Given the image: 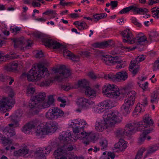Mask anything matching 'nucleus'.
<instances>
[{"mask_svg": "<svg viewBox=\"0 0 159 159\" xmlns=\"http://www.w3.org/2000/svg\"><path fill=\"white\" fill-rule=\"evenodd\" d=\"M93 111L99 114L103 112L104 110V108L103 107H102L100 105V104L98 105V106H95L93 107Z\"/></svg>", "mask_w": 159, "mask_h": 159, "instance_id": "nucleus-41", "label": "nucleus"}, {"mask_svg": "<svg viewBox=\"0 0 159 159\" xmlns=\"http://www.w3.org/2000/svg\"><path fill=\"white\" fill-rule=\"evenodd\" d=\"M100 149L99 147H98L97 145L94 146H92L91 148L89 149L88 150L89 152L93 151L94 152H96Z\"/></svg>", "mask_w": 159, "mask_h": 159, "instance_id": "nucleus-54", "label": "nucleus"}, {"mask_svg": "<svg viewBox=\"0 0 159 159\" xmlns=\"http://www.w3.org/2000/svg\"><path fill=\"white\" fill-rule=\"evenodd\" d=\"M115 157V155L113 152L106 151L103 153V155L100 159H110L109 157L113 159Z\"/></svg>", "mask_w": 159, "mask_h": 159, "instance_id": "nucleus-34", "label": "nucleus"}, {"mask_svg": "<svg viewBox=\"0 0 159 159\" xmlns=\"http://www.w3.org/2000/svg\"><path fill=\"white\" fill-rule=\"evenodd\" d=\"M131 7H130L129 6L123 8L119 12L120 14H123L129 12L131 10Z\"/></svg>", "mask_w": 159, "mask_h": 159, "instance_id": "nucleus-55", "label": "nucleus"}, {"mask_svg": "<svg viewBox=\"0 0 159 159\" xmlns=\"http://www.w3.org/2000/svg\"><path fill=\"white\" fill-rule=\"evenodd\" d=\"M88 125L87 123L85 120L79 119L73 120L70 124L75 134L73 139L75 140L79 139L86 145L89 144V141H87L88 132H86L83 129L85 125Z\"/></svg>", "mask_w": 159, "mask_h": 159, "instance_id": "nucleus-2", "label": "nucleus"}, {"mask_svg": "<svg viewBox=\"0 0 159 159\" xmlns=\"http://www.w3.org/2000/svg\"><path fill=\"white\" fill-rule=\"evenodd\" d=\"M37 126L34 133L36 136L41 138L43 135L54 133L57 129L58 125L55 122H52L41 124Z\"/></svg>", "mask_w": 159, "mask_h": 159, "instance_id": "nucleus-6", "label": "nucleus"}, {"mask_svg": "<svg viewBox=\"0 0 159 159\" xmlns=\"http://www.w3.org/2000/svg\"><path fill=\"white\" fill-rule=\"evenodd\" d=\"M151 102L152 103H156L158 102V98L156 92H154L151 95Z\"/></svg>", "mask_w": 159, "mask_h": 159, "instance_id": "nucleus-43", "label": "nucleus"}, {"mask_svg": "<svg viewBox=\"0 0 159 159\" xmlns=\"http://www.w3.org/2000/svg\"><path fill=\"white\" fill-rule=\"evenodd\" d=\"M122 119L121 114L117 111H106L103 115V119L95 123V129L97 131H102L108 127L120 122Z\"/></svg>", "mask_w": 159, "mask_h": 159, "instance_id": "nucleus-1", "label": "nucleus"}, {"mask_svg": "<svg viewBox=\"0 0 159 159\" xmlns=\"http://www.w3.org/2000/svg\"><path fill=\"white\" fill-rule=\"evenodd\" d=\"M119 90L115 85L113 84H106L104 85L102 92L104 95L107 97L110 98L116 97L119 96L121 93L123 94L121 90Z\"/></svg>", "mask_w": 159, "mask_h": 159, "instance_id": "nucleus-9", "label": "nucleus"}, {"mask_svg": "<svg viewBox=\"0 0 159 159\" xmlns=\"http://www.w3.org/2000/svg\"><path fill=\"white\" fill-rule=\"evenodd\" d=\"M21 28L20 27H16L13 28H11L10 31L12 33H13L14 35H16L20 30Z\"/></svg>", "mask_w": 159, "mask_h": 159, "instance_id": "nucleus-51", "label": "nucleus"}, {"mask_svg": "<svg viewBox=\"0 0 159 159\" xmlns=\"http://www.w3.org/2000/svg\"><path fill=\"white\" fill-rule=\"evenodd\" d=\"M80 26V28H82V29H87L89 26L87 25V24L84 21L81 22Z\"/></svg>", "mask_w": 159, "mask_h": 159, "instance_id": "nucleus-63", "label": "nucleus"}, {"mask_svg": "<svg viewBox=\"0 0 159 159\" xmlns=\"http://www.w3.org/2000/svg\"><path fill=\"white\" fill-rule=\"evenodd\" d=\"M102 60L106 65L109 66L117 64L118 65L116 68L117 69L124 68L125 66L123 63V62L119 60V57L117 56L114 57L109 55H103Z\"/></svg>", "mask_w": 159, "mask_h": 159, "instance_id": "nucleus-10", "label": "nucleus"}, {"mask_svg": "<svg viewBox=\"0 0 159 159\" xmlns=\"http://www.w3.org/2000/svg\"><path fill=\"white\" fill-rule=\"evenodd\" d=\"M64 112L59 108L54 107L50 108L47 112L46 116L47 118L52 120H56L63 116Z\"/></svg>", "mask_w": 159, "mask_h": 159, "instance_id": "nucleus-12", "label": "nucleus"}, {"mask_svg": "<svg viewBox=\"0 0 159 159\" xmlns=\"http://www.w3.org/2000/svg\"><path fill=\"white\" fill-rule=\"evenodd\" d=\"M125 135L128 136L125 131V129H120L117 130L116 132V135L117 137H121Z\"/></svg>", "mask_w": 159, "mask_h": 159, "instance_id": "nucleus-48", "label": "nucleus"}, {"mask_svg": "<svg viewBox=\"0 0 159 159\" xmlns=\"http://www.w3.org/2000/svg\"><path fill=\"white\" fill-rule=\"evenodd\" d=\"M15 128L14 126L8 125V126L5 127L3 130V134L7 135L8 138L13 136L16 134L14 129Z\"/></svg>", "mask_w": 159, "mask_h": 159, "instance_id": "nucleus-22", "label": "nucleus"}, {"mask_svg": "<svg viewBox=\"0 0 159 159\" xmlns=\"http://www.w3.org/2000/svg\"><path fill=\"white\" fill-rule=\"evenodd\" d=\"M111 41H108L105 42H98L94 43L93 46L95 48H101L103 47H106L110 45L109 43Z\"/></svg>", "mask_w": 159, "mask_h": 159, "instance_id": "nucleus-33", "label": "nucleus"}, {"mask_svg": "<svg viewBox=\"0 0 159 159\" xmlns=\"http://www.w3.org/2000/svg\"><path fill=\"white\" fill-rule=\"evenodd\" d=\"M56 76L53 79L51 77L46 79L40 84V86L41 87L48 86L52 84L54 80L58 81H61L63 79L67 78L71 74L70 71L66 69L65 66H60L58 69L55 70Z\"/></svg>", "mask_w": 159, "mask_h": 159, "instance_id": "nucleus-5", "label": "nucleus"}, {"mask_svg": "<svg viewBox=\"0 0 159 159\" xmlns=\"http://www.w3.org/2000/svg\"><path fill=\"white\" fill-rule=\"evenodd\" d=\"M11 39L14 43V48H16L19 46L21 45L22 47H21V49L22 50H24L25 47V48H27L29 47H31L32 45L31 43H29L28 42H26L23 37L12 38Z\"/></svg>", "mask_w": 159, "mask_h": 159, "instance_id": "nucleus-15", "label": "nucleus"}, {"mask_svg": "<svg viewBox=\"0 0 159 159\" xmlns=\"http://www.w3.org/2000/svg\"><path fill=\"white\" fill-rule=\"evenodd\" d=\"M36 37L41 39L45 46L49 48L52 47L54 49H63L64 55L65 56L69 57L74 61H79L80 58L78 56L75 55L70 51L66 49L65 46L57 42L56 41L47 37L46 35L42 33L37 34Z\"/></svg>", "mask_w": 159, "mask_h": 159, "instance_id": "nucleus-3", "label": "nucleus"}, {"mask_svg": "<svg viewBox=\"0 0 159 159\" xmlns=\"http://www.w3.org/2000/svg\"><path fill=\"white\" fill-rule=\"evenodd\" d=\"M114 77L115 81H123L128 78V74L125 71L120 72L116 73V75H114Z\"/></svg>", "mask_w": 159, "mask_h": 159, "instance_id": "nucleus-24", "label": "nucleus"}, {"mask_svg": "<svg viewBox=\"0 0 159 159\" xmlns=\"http://www.w3.org/2000/svg\"><path fill=\"white\" fill-rule=\"evenodd\" d=\"M152 16L157 19L159 18V8L154 7L151 9Z\"/></svg>", "mask_w": 159, "mask_h": 159, "instance_id": "nucleus-42", "label": "nucleus"}, {"mask_svg": "<svg viewBox=\"0 0 159 159\" xmlns=\"http://www.w3.org/2000/svg\"><path fill=\"white\" fill-rule=\"evenodd\" d=\"M145 58V57L143 55H140L137 57L134 60L131 61V62H132V65L131 66V68H133V66L134 65H135V64L138 65L139 62L143 61Z\"/></svg>", "mask_w": 159, "mask_h": 159, "instance_id": "nucleus-38", "label": "nucleus"}, {"mask_svg": "<svg viewBox=\"0 0 159 159\" xmlns=\"http://www.w3.org/2000/svg\"><path fill=\"white\" fill-rule=\"evenodd\" d=\"M43 14L45 15H49L52 14L54 15H55L56 14L55 11L52 10H48L46 11L43 13Z\"/></svg>", "mask_w": 159, "mask_h": 159, "instance_id": "nucleus-57", "label": "nucleus"}, {"mask_svg": "<svg viewBox=\"0 0 159 159\" xmlns=\"http://www.w3.org/2000/svg\"><path fill=\"white\" fill-rule=\"evenodd\" d=\"M123 37V42L130 44V41L133 39L134 37L131 31L129 29H126L121 33Z\"/></svg>", "mask_w": 159, "mask_h": 159, "instance_id": "nucleus-19", "label": "nucleus"}, {"mask_svg": "<svg viewBox=\"0 0 159 159\" xmlns=\"http://www.w3.org/2000/svg\"><path fill=\"white\" fill-rule=\"evenodd\" d=\"M157 37L159 38V34L156 32H153L149 35V39L151 41H157L159 39H158L157 40L153 39Z\"/></svg>", "mask_w": 159, "mask_h": 159, "instance_id": "nucleus-45", "label": "nucleus"}, {"mask_svg": "<svg viewBox=\"0 0 159 159\" xmlns=\"http://www.w3.org/2000/svg\"><path fill=\"white\" fill-rule=\"evenodd\" d=\"M79 103L78 105H81L83 108L85 109L91 108H93L95 105V103L93 102L83 98H79L77 102V103Z\"/></svg>", "mask_w": 159, "mask_h": 159, "instance_id": "nucleus-18", "label": "nucleus"}, {"mask_svg": "<svg viewBox=\"0 0 159 159\" xmlns=\"http://www.w3.org/2000/svg\"><path fill=\"white\" fill-rule=\"evenodd\" d=\"M89 75L91 79L95 80L98 78L97 76L93 72H90L89 73Z\"/></svg>", "mask_w": 159, "mask_h": 159, "instance_id": "nucleus-64", "label": "nucleus"}, {"mask_svg": "<svg viewBox=\"0 0 159 159\" xmlns=\"http://www.w3.org/2000/svg\"><path fill=\"white\" fill-rule=\"evenodd\" d=\"M29 150L25 148H23L22 149H19L18 151H16L17 156H25L28 153Z\"/></svg>", "mask_w": 159, "mask_h": 159, "instance_id": "nucleus-40", "label": "nucleus"}, {"mask_svg": "<svg viewBox=\"0 0 159 159\" xmlns=\"http://www.w3.org/2000/svg\"><path fill=\"white\" fill-rule=\"evenodd\" d=\"M52 150V148L50 146H48L45 148H37L34 154H37L38 153L40 155H45L44 154H49L50 151Z\"/></svg>", "mask_w": 159, "mask_h": 159, "instance_id": "nucleus-21", "label": "nucleus"}, {"mask_svg": "<svg viewBox=\"0 0 159 159\" xmlns=\"http://www.w3.org/2000/svg\"><path fill=\"white\" fill-rule=\"evenodd\" d=\"M111 102L110 100H106L100 103V105L104 108H108L111 107Z\"/></svg>", "mask_w": 159, "mask_h": 159, "instance_id": "nucleus-46", "label": "nucleus"}, {"mask_svg": "<svg viewBox=\"0 0 159 159\" xmlns=\"http://www.w3.org/2000/svg\"><path fill=\"white\" fill-rule=\"evenodd\" d=\"M136 92L130 91L128 93L124 100V103L120 108L121 112L124 115L129 113L133 105L135 98Z\"/></svg>", "mask_w": 159, "mask_h": 159, "instance_id": "nucleus-8", "label": "nucleus"}, {"mask_svg": "<svg viewBox=\"0 0 159 159\" xmlns=\"http://www.w3.org/2000/svg\"><path fill=\"white\" fill-rule=\"evenodd\" d=\"M45 74L47 77L49 75L47 68L41 63H39L32 68L28 74L23 73L20 78L27 77L29 81H38L45 76Z\"/></svg>", "mask_w": 159, "mask_h": 159, "instance_id": "nucleus-4", "label": "nucleus"}, {"mask_svg": "<svg viewBox=\"0 0 159 159\" xmlns=\"http://www.w3.org/2000/svg\"><path fill=\"white\" fill-rule=\"evenodd\" d=\"M74 136V135H71L69 131H63L60 133L59 137L60 144L59 146L64 147L66 144L70 143V141H73L74 140L73 138Z\"/></svg>", "mask_w": 159, "mask_h": 159, "instance_id": "nucleus-13", "label": "nucleus"}, {"mask_svg": "<svg viewBox=\"0 0 159 159\" xmlns=\"http://www.w3.org/2000/svg\"><path fill=\"white\" fill-rule=\"evenodd\" d=\"M104 78L106 79H108L113 81H115V78L114 77V75L109 74L105 75Z\"/></svg>", "mask_w": 159, "mask_h": 159, "instance_id": "nucleus-53", "label": "nucleus"}, {"mask_svg": "<svg viewBox=\"0 0 159 159\" xmlns=\"http://www.w3.org/2000/svg\"><path fill=\"white\" fill-rule=\"evenodd\" d=\"M77 87H73L72 86H71L70 84V83H67L64 85H62L61 88L62 89H63L64 90L66 91H68L71 89H76Z\"/></svg>", "mask_w": 159, "mask_h": 159, "instance_id": "nucleus-50", "label": "nucleus"}, {"mask_svg": "<svg viewBox=\"0 0 159 159\" xmlns=\"http://www.w3.org/2000/svg\"><path fill=\"white\" fill-rule=\"evenodd\" d=\"M2 144L4 146L9 145L12 143V141L11 140H8L5 138L2 142Z\"/></svg>", "mask_w": 159, "mask_h": 159, "instance_id": "nucleus-56", "label": "nucleus"}, {"mask_svg": "<svg viewBox=\"0 0 159 159\" xmlns=\"http://www.w3.org/2000/svg\"><path fill=\"white\" fill-rule=\"evenodd\" d=\"M54 102V99L53 97V96L52 95H49L48 97V101L45 100L44 102L42 103L43 108H45L48 107L51 105H52Z\"/></svg>", "mask_w": 159, "mask_h": 159, "instance_id": "nucleus-29", "label": "nucleus"}, {"mask_svg": "<svg viewBox=\"0 0 159 159\" xmlns=\"http://www.w3.org/2000/svg\"><path fill=\"white\" fill-rule=\"evenodd\" d=\"M131 20L132 22L135 25L139 27H140L142 25L138 21V20L135 17H132Z\"/></svg>", "mask_w": 159, "mask_h": 159, "instance_id": "nucleus-52", "label": "nucleus"}, {"mask_svg": "<svg viewBox=\"0 0 159 159\" xmlns=\"http://www.w3.org/2000/svg\"><path fill=\"white\" fill-rule=\"evenodd\" d=\"M139 84L140 87L143 90H145L148 87V82H146L142 84L141 83H139Z\"/></svg>", "mask_w": 159, "mask_h": 159, "instance_id": "nucleus-58", "label": "nucleus"}, {"mask_svg": "<svg viewBox=\"0 0 159 159\" xmlns=\"http://www.w3.org/2000/svg\"><path fill=\"white\" fill-rule=\"evenodd\" d=\"M142 130L141 131H143V133L140 135L139 139V143L140 144H141L144 141L146 136L149 133L151 132L152 131V128H151L148 130Z\"/></svg>", "mask_w": 159, "mask_h": 159, "instance_id": "nucleus-28", "label": "nucleus"}, {"mask_svg": "<svg viewBox=\"0 0 159 159\" xmlns=\"http://www.w3.org/2000/svg\"><path fill=\"white\" fill-rule=\"evenodd\" d=\"M11 123L8 124L10 126H12L14 127H17L19 126L18 121L20 119L15 114H12L10 117Z\"/></svg>", "mask_w": 159, "mask_h": 159, "instance_id": "nucleus-30", "label": "nucleus"}, {"mask_svg": "<svg viewBox=\"0 0 159 159\" xmlns=\"http://www.w3.org/2000/svg\"><path fill=\"white\" fill-rule=\"evenodd\" d=\"M88 138L87 139V141H89V144L90 141H93L95 140L96 137V135L95 133L91 132L88 133Z\"/></svg>", "mask_w": 159, "mask_h": 159, "instance_id": "nucleus-47", "label": "nucleus"}, {"mask_svg": "<svg viewBox=\"0 0 159 159\" xmlns=\"http://www.w3.org/2000/svg\"><path fill=\"white\" fill-rule=\"evenodd\" d=\"M15 101L10 99L8 98L3 97L0 100V111L6 112L7 108L13 105Z\"/></svg>", "mask_w": 159, "mask_h": 159, "instance_id": "nucleus-16", "label": "nucleus"}, {"mask_svg": "<svg viewBox=\"0 0 159 159\" xmlns=\"http://www.w3.org/2000/svg\"><path fill=\"white\" fill-rule=\"evenodd\" d=\"M127 143L125 141L122 139H120L119 142L115 145V148L122 151L127 147Z\"/></svg>", "mask_w": 159, "mask_h": 159, "instance_id": "nucleus-27", "label": "nucleus"}, {"mask_svg": "<svg viewBox=\"0 0 159 159\" xmlns=\"http://www.w3.org/2000/svg\"><path fill=\"white\" fill-rule=\"evenodd\" d=\"M131 7V10L132 12L135 14H140L142 12H148V10L145 8H139L136 6L132 5L129 6Z\"/></svg>", "mask_w": 159, "mask_h": 159, "instance_id": "nucleus-26", "label": "nucleus"}, {"mask_svg": "<svg viewBox=\"0 0 159 159\" xmlns=\"http://www.w3.org/2000/svg\"><path fill=\"white\" fill-rule=\"evenodd\" d=\"M154 124L153 121L149 117V115L146 114L143 117L142 121L137 122V129L138 131H140L142 130H148L152 128L153 129V125Z\"/></svg>", "mask_w": 159, "mask_h": 159, "instance_id": "nucleus-11", "label": "nucleus"}, {"mask_svg": "<svg viewBox=\"0 0 159 159\" xmlns=\"http://www.w3.org/2000/svg\"><path fill=\"white\" fill-rule=\"evenodd\" d=\"M18 66V62L16 61L11 62L5 67V69L7 71H12L16 70Z\"/></svg>", "mask_w": 159, "mask_h": 159, "instance_id": "nucleus-31", "label": "nucleus"}, {"mask_svg": "<svg viewBox=\"0 0 159 159\" xmlns=\"http://www.w3.org/2000/svg\"><path fill=\"white\" fill-rule=\"evenodd\" d=\"M35 91V89L33 86L31 84H30L27 86L26 90V94L27 96H30L34 93Z\"/></svg>", "mask_w": 159, "mask_h": 159, "instance_id": "nucleus-39", "label": "nucleus"}, {"mask_svg": "<svg viewBox=\"0 0 159 159\" xmlns=\"http://www.w3.org/2000/svg\"><path fill=\"white\" fill-rule=\"evenodd\" d=\"M145 151V148H141L138 151L134 159H141L142 155Z\"/></svg>", "mask_w": 159, "mask_h": 159, "instance_id": "nucleus-49", "label": "nucleus"}, {"mask_svg": "<svg viewBox=\"0 0 159 159\" xmlns=\"http://www.w3.org/2000/svg\"><path fill=\"white\" fill-rule=\"evenodd\" d=\"M20 119L23 115V111L20 110H17L14 114Z\"/></svg>", "mask_w": 159, "mask_h": 159, "instance_id": "nucleus-59", "label": "nucleus"}, {"mask_svg": "<svg viewBox=\"0 0 159 159\" xmlns=\"http://www.w3.org/2000/svg\"><path fill=\"white\" fill-rule=\"evenodd\" d=\"M146 40V38L145 36H137L134 37L133 39L130 41V44L135 43L137 45H141Z\"/></svg>", "mask_w": 159, "mask_h": 159, "instance_id": "nucleus-25", "label": "nucleus"}, {"mask_svg": "<svg viewBox=\"0 0 159 159\" xmlns=\"http://www.w3.org/2000/svg\"><path fill=\"white\" fill-rule=\"evenodd\" d=\"M7 88L8 89L9 91V92L8 94L9 97H8L7 98H8L10 99H11L13 100H14L12 98V97L14 95V93L13 92V91L10 88L8 87Z\"/></svg>", "mask_w": 159, "mask_h": 159, "instance_id": "nucleus-60", "label": "nucleus"}, {"mask_svg": "<svg viewBox=\"0 0 159 159\" xmlns=\"http://www.w3.org/2000/svg\"><path fill=\"white\" fill-rule=\"evenodd\" d=\"M34 156L35 159H46L45 155H39L38 153L37 154H34Z\"/></svg>", "mask_w": 159, "mask_h": 159, "instance_id": "nucleus-62", "label": "nucleus"}, {"mask_svg": "<svg viewBox=\"0 0 159 159\" xmlns=\"http://www.w3.org/2000/svg\"><path fill=\"white\" fill-rule=\"evenodd\" d=\"M130 64V65L129 67V69L130 70H132L131 71L132 72V73L134 75H135L139 71V66L138 65L135 64V65H134V66H133V68H131V66L132 65V62H131ZM130 71H131V70H130Z\"/></svg>", "mask_w": 159, "mask_h": 159, "instance_id": "nucleus-44", "label": "nucleus"}, {"mask_svg": "<svg viewBox=\"0 0 159 159\" xmlns=\"http://www.w3.org/2000/svg\"><path fill=\"white\" fill-rule=\"evenodd\" d=\"M159 149V143L152 145L149 148L144 157H147L148 154L153 153L157 150Z\"/></svg>", "mask_w": 159, "mask_h": 159, "instance_id": "nucleus-36", "label": "nucleus"}, {"mask_svg": "<svg viewBox=\"0 0 159 159\" xmlns=\"http://www.w3.org/2000/svg\"><path fill=\"white\" fill-rule=\"evenodd\" d=\"M87 82L85 80H79L78 82V87H82L84 89L85 95L90 98H93L96 96L95 91L87 86Z\"/></svg>", "mask_w": 159, "mask_h": 159, "instance_id": "nucleus-14", "label": "nucleus"}, {"mask_svg": "<svg viewBox=\"0 0 159 159\" xmlns=\"http://www.w3.org/2000/svg\"><path fill=\"white\" fill-rule=\"evenodd\" d=\"M154 70L156 71V70L158 69L159 68V60H156L153 64Z\"/></svg>", "mask_w": 159, "mask_h": 159, "instance_id": "nucleus-61", "label": "nucleus"}, {"mask_svg": "<svg viewBox=\"0 0 159 159\" xmlns=\"http://www.w3.org/2000/svg\"><path fill=\"white\" fill-rule=\"evenodd\" d=\"M107 16V14L105 13L100 14H95L93 15L92 18H93V20L95 22H97L100 20L106 17Z\"/></svg>", "mask_w": 159, "mask_h": 159, "instance_id": "nucleus-35", "label": "nucleus"}, {"mask_svg": "<svg viewBox=\"0 0 159 159\" xmlns=\"http://www.w3.org/2000/svg\"><path fill=\"white\" fill-rule=\"evenodd\" d=\"M46 94L45 92L37 93L30 99L29 104L34 114H37L40 109H43L42 103L45 101Z\"/></svg>", "mask_w": 159, "mask_h": 159, "instance_id": "nucleus-7", "label": "nucleus"}, {"mask_svg": "<svg viewBox=\"0 0 159 159\" xmlns=\"http://www.w3.org/2000/svg\"><path fill=\"white\" fill-rule=\"evenodd\" d=\"M39 124V121L37 120L30 121L23 126L21 129L22 131L25 134H32V130L34 129Z\"/></svg>", "mask_w": 159, "mask_h": 159, "instance_id": "nucleus-17", "label": "nucleus"}, {"mask_svg": "<svg viewBox=\"0 0 159 159\" xmlns=\"http://www.w3.org/2000/svg\"><path fill=\"white\" fill-rule=\"evenodd\" d=\"M60 147V148H58L54 152V155L55 157H59L61 155L66 154L64 153V148L63 147Z\"/></svg>", "mask_w": 159, "mask_h": 159, "instance_id": "nucleus-37", "label": "nucleus"}, {"mask_svg": "<svg viewBox=\"0 0 159 159\" xmlns=\"http://www.w3.org/2000/svg\"><path fill=\"white\" fill-rule=\"evenodd\" d=\"M137 122H134L127 124L125 127V131L128 136L134 134L137 129Z\"/></svg>", "mask_w": 159, "mask_h": 159, "instance_id": "nucleus-20", "label": "nucleus"}, {"mask_svg": "<svg viewBox=\"0 0 159 159\" xmlns=\"http://www.w3.org/2000/svg\"><path fill=\"white\" fill-rule=\"evenodd\" d=\"M148 102L147 98H144L141 103L138 104L135 108L134 111L136 112H142L144 111L143 107L146 106Z\"/></svg>", "mask_w": 159, "mask_h": 159, "instance_id": "nucleus-23", "label": "nucleus"}, {"mask_svg": "<svg viewBox=\"0 0 159 159\" xmlns=\"http://www.w3.org/2000/svg\"><path fill=\"white\" fill-rule=\"evenodd\" d=\"M99 145L101 150H105L107 147L108 141L106 138L102 137L99 140Z\"/></svg>", "mask_w": 159, "mask_h": 159, "instance_id": "nucleus-32", "label": "nucleus"}]
</instances>
